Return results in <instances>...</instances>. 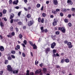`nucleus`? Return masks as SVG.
<instances>
[{
	"label": "nucleus",
	"instance_id": "b1692460",
	"mask_svg": "<svg viewBox=\"0 0 75 75\" xmlns=\"http://www.w3.org/2000/svg\"><path fill=\"white\" fill-rule=\"evenodd\" d=\"M18 25H23V23L21 21L18 22Z\"/></svg>",
	"mask_w": 75,
	"mask_h": 75
},
{
	"label": "nucleus",
	"instance_id": "bb28decb",
	"mask_svg": "<svg viewBox=\"0 0 75 75\" xmlns=\"http://www.w3.org/2000/svg\"><path fill=\"white\" fill-rule=\"evenodd\" d=\"M41 6V5L39 4H38L36 5V7L37 8H39V7H40Z\"/></svg>",
	"mask_w": 75,
	"mask_h": 75
},
{
	"label": "nucleus",
	"instance_id": "13d9d810",
	"mask_svg": "<svg viewBox=\"0 0 75 75\" xmlns=\"http://www.w3.org/2000/svg\"><path fill=\"white\" fill-rule=\"evenodd\" d=\"M11 31H13V26H11L10 27Z\"/></svg>",
	"mask_w": 75,
	"mask_h": 75
},
{
	"label": "nucleus",
	"instance_id": "5fc2aeb1",
	"mask_svg": "<svg viewBox=\"0 0 75 75\" xmlns=\"http://www.w3.org/2000/svg\"><path fill=\"white\" fill-rule=\"evenodd\" d=\"M60 11V9H59L57 8L56 10V11H57V12H58V11Z\"/></svg>",
	"mask_w": 75,
	"mask_h": 75
},
{
	"label": "nucleus",
	"instance_id": "5701e85b",
	"mask_svg": "<svg viewBox=\"0 0 75 75\" xmlns=\"http://www.w3.org/2000/svg\"><path fill=\"white\" fill-rule=\"evenodd\" d=\"M8 60H9V61H10L12 59V58H11V57L10 56H8Z\"/></svg>",
	"mask_w": 75,
	"mask_h": 75
},
{
	"label": "nucleus",
	"instance_id": "cd10ccee",
	"mask_svg": "<svg viewBox=\"0 0 75 75\" xmlns=\"http://www.w3.org/2000/svg\"><path fill=\"white\" fill-rule=\"evenodd\" d=\"M7 12V11L6 9H4L3 11V14H6Z\"/></svg>",
	"mask_w": 75,
	"mask_h": 75
},
{
	"label": "nucleus",
	"instance_id": "8fccbe9b",
	"mask_svg": "<svg viewBox=\"0 0 75 75\" xmlns=\"http://www.w3.org/2000/svg\"><path fill=\"white\" fill-rule=\"evenodd\" d=\"M11 57H12L13 59H14L16 58V57H15V56L14 55H11Z\"/></svg>",
	"mask_w": 75,
	"mask_h": 75
},
{
	"label": "nucleus",
	"instance_id": "4be33fe9",
	"mask_svg": "<svg viewBox=\"0 0 75 75\" xmlns=\"http://www.w3.org/2000/svg\"><path fill=\"white\" fill-rule=\"evenodd\" d=\"M26 17L28 18H30L31 17V15H30V14H28L27 15Z\"/></svg>",
	"mask_w": 75,
	"mask_h": 75
},
{
	"label": "nucleus",
	"instance_id": "f03ea898",
	"mask_svg": "<svg viewBox=\"0 0 75 75\" xmlns=\"http://www.w3.org/2000/svg\"><path fill=\"white\" fill-rule=\"evenodd\" d=\"M58 23V19L57 18H54V22L52 23V25L55 26Z\"/></svg>",
	"mask_w": 75,
	"mask_h": 75
},
{
	"label": "nucleus",
	"instance_id": "052dcab7",
	"mask_svg": "<svg viewBox=\"0 0 75 75\" xmlns=\"http://www.w3.org/2000/svg\"><path fill=\"white\" fill-rule=\"evenodd\" d=\"M10 23H11V24L12 23H13V19H11V20L10 21Z\"/></svg>",
	"mask_w": 75,
	"mask_h": 75
},
{
	"label": "nucleus",
	"instance_id": "72a5a7b5",
	"mask_svg": "<svg viewBox=\"0 0 75 75\" xmlns=\"http://www.w3.org/2000/svg\"><path fill=\"white\" fill-rule=\"evenodd\" d=\"M19 21V20L18 19H15L14 20V22H18Z\"/></svg>",
	"mask_w": 75,
	"mask_h": 75
},
{
	"label": "nucleus",
	"instance_id": "58836bf2",
	"mask_svg": "<svg viewBox=\"0 0 75 75\" xmlns=\"http://www.w3.org/2000/svg\"><path fill=\"white\" fill-rule=\"evenodd\" d=\"M29 43L31 46H33V45H34V44H33V42H31V41H29Z\"/></svg>",
	"mask_w": 75,
	"mask_h": 75
},
{
	"label": "nucleus",
	"instance_id": "6e6552de",
	"mask_svg": "<svg viewBox=\"0 0 75 75\" xmlns=\"http://www.w3.org/2000/svg\"><path fill=\"white\" fill-rule=\"evenodd\" d=\"M53 4L55 6H57L58 4L57 0H53Z\"/></svg>",
	"mask_w": 75,
	"mask_h": 75
},
{
	"label": "nucleus",
	"instance_id": "aec40b11",
	"mask_svg": "<svg viewBox=\"0 0 75 75\" xmlns=\"http://www.w3.org/2000/svg\"><path fill=\"white\" fill-rule=\"evenodd\" d=\"M0 25L1 27H4V25H3V23L1 22V21L0 23Z\"/></svg>",
	"mask_w": 75,
	"mask_h": 75
},
{
	"label": "nucleus",
	"instance_id": "423d86ee",
	"mask_svg": "<svg viewBox=\"0 0 75 75\" xmlns=\"http://www.w3.org/2000/svg\"><path fill=\"white\" fill-rule=\"evenodd\" d=\"M51 48L53 49L54 48V47L56 46V43L55 42H53L50 45Z\"/></svg>",
	"mask_w": 75,
	"mask_h": 75
},
{
	"label": "nucleus",
	"instance_id": "f3484780",
	"mask_svg": "<svg viewBox=\"0 0 75 75\" xmlns=\"http://www.w3.org/2000/svg\"><path fill=\"white\" fill-rule=\"evenodd\" d=\"M40 29L41 30V32L42 33H44V27L42 26L40 28Z\"/></svg>",
	"mask_w": 75,
	"mask_h": 75
},
{
	"label": "nucleus",
	"instance_id": "79ce46f5",
	"mask_svg": "<svg viewBox=\"0 0 75 75\" xmlns=\"http://www.w3.org/2000/svg\"><path fill=\"white\" fill-rule=\"evenodd\" d=\"M56 52H57L56 50L54 49L53 50V54H55V53H56Z\"/></svg>",
	"mask_w": 75,
	"mask_h": 75
},
{
	"label": "nucleus",
	"instance_id": "6ab92c4d",
	"mask_svg": "<svg viewBox=\"0 0 75 75\" xmlns=\"http://www.w3.org/2000/svg\"><path fill=\"white\" fill-rule=\"evenodd\" d=\"M52 13H53L54 14H57V11H54V10H52Z\"/></svg>",
	"mask_w": 75,
	"mask_h": 75
},
{
	"label": "nucleus",
	"instance_id": "bf43d9fd",
	"mask_svg": "<svg viewBox=\"0 0 75 75\" xmlns=\"http://www.w3.org/2000/svg\"><path fill=\"white\" fill-rule=\"evenodd\" d=\"M21 14V12H19L18 13V16H20V15Z\"/></svg>",
	"mask_w": 75,
	"mask_h": 75
},
{
	"label": "nucleus",
	"instance_id": "c756f323",
	"mask_svg": "<svg viewBox=\"0 0 75 75\" xmlns=\"http://www.w3.org/2000/svg\"><path fill=\"white\" fill-rule=\"evenodd\" d=\"M48 31V30L47 29H46L44 30V32H45V33H47Z\"/></svg>",
	"mask_w": 75,
	"mask_h": 75
},
{
	"label": "nucleus",
	"instance_id": "4d7b16f0",
	"mask_svg": "<svg viewBox=\"0 0 75 75\" xmlns=\"http://www.w3.org/2000/svg\"><path fill=\"white\" fill-rule=\"evenodd\" d=\"M7 36L8 37H9V38H12V36L11 35H7Z\"/></svg>",
	"mask_w": 75,
	"mask_h": 75
},
{
	"label": "nucleus",
	"instance_id": "c03bdc74",
	"mask_svg": "<svg viewBox=\"0 0 75 75\" xmlns=\"http://www.w3.org/2000/svg\"><path fill=\"white\" fill-rule=\"evenodd\" d=\"M71 11H75V8H71Z\"/></svg>",
	"mask_w": 75,
	"mask_h": 75
},
{
	"label": "nucleus",
	"instance_id": "a19ab883",
	"mask_svg": "<svg viewBox=\"0 0 75 75\" xmlns=\"http://www.w3.org/2000/svg\"><path fill=\"white\" fill-rule=\"evenodd\" d=\"M55 33H56V35H59V31H57Z\"/></svg>",
	"mask_w": 75,
	"mask_h": 75
},
{
	"label": "nucleus",
	"instance_id": "6e6d98bb",
	"mask_svg": "<svg viewBox=\"0 0 75 75\" xmlns=\"http://www.w3.org/2000/svg\"><path fill=\"white\" fill-rule=\"evenodd\" d=\"M13 17H14V16H11L10 18V20L13 19Z\"/></svg>",
	"mask_w": 75,
	"mask_h": 75
},
{
	"label": "nucleus",
	"instance_id": "20e7f679",
	"mask_svg": "<svg viewBox=\"0 0 75 75\" xmlns=\"http://www.w3.org/2000/svg\"><path fill=\"white\" fill-rule=\"evenodd\" d=\"M7 69L8 71H13V69L12 68H11V66L10 65H8L7 66Z\"/></svg>",
	"mask_w": 75,
	"mask_h": 75
},
{
	"label": "nucleus",
	"instance_id": "4c0bfd02",
	"mask_svg": "<svg viewBox=\"0 0 75 75\" xmlns=\"http://www.w3.org/2000/svg\"><path fill=\"white\" fill-rule=\"evenodd\" d=\"M60 15L61 17H63L64 16V14L62 12H61L60 13Z\"/></svg>",
	"mask_w": 75,
	"mask_h": 75
},
{
	"label": "nucleus",
	"instance_id": "412c9836",
	"mask_svg": "<svg viewBox=\"0 0 75 75\" xmlns=\"http://www.w3.org/2000/svg\"><path fill=\"white\" fill-rule=\"evenodd\" d=\"M30 71L29 70H27L26 71V75H30Z\"/></svg>",
	"mask_w": 75,
	"mask_h": 75
},
{
	"label": "nucleus",
	"instance_id": "2eb2a0df",
	"mask_svg": "<svg viewBox=\"0 0 75 75\" xmlns=\"http://www.w3.org/2000/svg\"><path fill=\"white\" fill-rule=\"evenodd\" d=\"M47 71V69L46 68H43V71L44 73H45Z\"/></svg>",
	"mask_w": 75,
	"mask_h": 75
},
{
	"label": "nucleus",
	"instance_id": "473e14b6",
	"mask_svg": "<svg viewBox=\"0 0 75 75\" xmlns=\"http://www.w3.org/2000/svg\"><path fill=\"white\" fill-rule=\"evenodd\" d=\"M64 61H65V59H63L61 60V62L62 63H64Z\"/></svg>",
	"mask_w": 75,
	"mask_h": 75
},
{
	"label": "nucleus",
	"instance_id": "49530a36",
	"mask_svg": "<svg viewBox=\"0 0 75 75\" xmlns=\"http://www.w3.org/2000/svg\"><path fill=\"white\" fill-rule=\"evenodd\" d=\"M53 58H55L56 57V54L55 53H53V54L52 55Z\"/></svg>",
	"mask_w": 75,
	"mask_h": 75
},
{
	"label": "nucleus",
	"instance_id": "7c9ffc66",
	"mask_svg": "<svg viewBox=\"0 0 75 75\" xmlns=\"http://www.w3.org/2000/svg\"><path fill=\"white\" fill-rule=\"evenodd\" d=\"M64 21V22L66 23H67L68 22V20L67 19H65Z\"/></svg>",
	"mask_w": 75,
	"mask_h": 75
},
{
	"label": "nucleus",
	"instance_id": "c85d7f7f",
	"mask_svg": "<svg viewBox=\"0 0 75 75\" xmlns=\"http://www.w3.org/2000/svg\"><path fill=\"white\" fill-rule=\"evenodd\" d=\"M19 37L20 39H21V38H22V37H23V35L21 34H20L19 35Z\"/></svg>",
	"mask_w": 75,
	"mask_h": 75
},
{
	"label": "nucleus",
	"instance_id": "7ed1b4c3",
	"mask_svg": "<svg viewBox=\"0 0 75 75\" xmlns=\"http://www.w3.org/2000/svg\"><path fill=\"white\" fill-rule=\"evenodd\" d=\"M67 45H68V47L69 48H71L73 47V45H72L71 42H68V43L67 44Z\"/></svg>",
	"mask_w": 75,
	"mask_h": 75
},
{
	"label": "nucleus",
	"instance_id": "39448f33",
	"mask_svg": "<svg viewBox=\"0 0 75 75\" xmlns=\"http://www.w3.org/2000/svg\"><path fill=\"white\" fill-rule=\"evenodd\" d=\"M34 23V21L32 20V21H30L28 22V25L29 27H30L31 25H33Z\"/></svg>",
	"mask_w": 75,
	"mask_h": 75
},
{
	"label": "nucleus",
	"instance_id": "680f3d73",
	"mask_svg": "<svg viewBox=\"0 0 75 75\" xmlns=\"http://www.w3.org/2000/svg\"><path fill=\"white\" fill-rule=\"evenodd\" d=\"M56 57H59V54L58 53H57L56 54Z\"/></svg>",
	"mask_w": 75,
	"mask_h": 75
},
{
	"label": "nucleus",
	"instance_id": "338daca9",
	"mask_svg": "<svg viewBox=\"0 0 75 75\" xmlns=\"http://www.w3.org/2000/svg\"><path fill=\"white\" fill-rule=\"evenodd\" d=\"M15 29L16 31V32H18V28H15Z\"/></svg>",
	"mask_w": 75,
	"mask_h": 75
},
{
	"label": "nucleus",
	"instance_id": "4468645a",
	"mask_svg": "<svg viewBox=\"0 0 75 75\" xmlns=\"http://www.w3.org/2000/svg\"><path fill=\"white\" fill-rule=\"evenodd\" d=\"M64 61L66 63H68V62H69V60L68 59H66L64 60Z\"/></svg>",
	"mask_w": 75,
	"mask_h": 75
},
{
	"label": "nucleus",
	"instance_id": "9b49d317",
	"mask_svg": "<svg viewBox=\"0 0 75 75\" xmlns=\"http://www.w3.org/2000/svg\"><path fill=\"white\" fill-rule=\"evenodd\" d=\"M42 71L41 70H40V71L38 70H37L35 72V74H39Z\"/></svg>",
	"mask_w": 75,
	"mask_h": 75
},
{
	"label": "nucleus",
	"instance_id": "9d476101",
	"mask_svg": "<svg viewBox=\"0 0 75 75\" xmlns=\"http://www.w3.org/2000/svg\"><path fill=\"white\" fill-rule=\"evenodd\" d=\"M0 51L1 52H3L4 51V48L3 46H1L0 47Z\"/></svg>",
	"mask_w": 75,
	"mask_h": 75
},
{
	"label": "nucleus",
	"instance_id": "f8f14e48",
	"mask_svg": "<svg viewBox=\"0 0 75 75\" xmlns=\"http://www.w3.org/2000/svg\"><path fill=\"white\" fill-rule=\"evenodd\" d=\"M18 3V0H16V1H14L13 2V4H15L16 5H17Z\"/></svg>",
	"mask_w": 75,
	"mask_h": 75
},
{
	"label": "nucleus",
	"instance_id": "ea45409f",
	"mask_svg": "<svg viewBox=\"0 0 75 75\" xmlns=\"http://www.w3.org/2000/svg\"><path fill=\"white\" fill-rule=\"evenodd\" d=\"M23 43L25 45H27V40H25L23 41Z\"/></svg>",
	"mask_w": 75,
	"mask_h": 75
},
{
	"label": "nucleus",
	"instance_id": "69168bd1",
	"mask_svg": "<svg viewBox=\"0 0 75 75\" xmlns=\"http://www.w3.org/2000/svg\"><path fill=\"white\" fill-rule=\"evenodd\" d=\"M67 11L66 9H65L63 10V12H66Z\"/></svg>",
	"mask_w": 75,
	"mask_h": 75
},
{
	"label": "nucleus",
	"instance_id": "e433bc0d",
	"mask_svg": "<svg viewBox=\"0 0 75 75\" xmlns=\"http://www.w3.org/2000/svg\"><path fill=\"white\" fill-rule=\"evenodd\" d=\"M9 3L11 5V4H12V3H13V1H12V0H10L9 1Z\"/></svg>",
	"mask_w": 75,
	"mask_h": 75
},
{
	"label": "nucleus",
	"instance_id": "09e8293b",
	"mask_svg": "<svg viewBox=\"0 0 75 75\" xmlns=\"http://www.w3.org/2000/svg\"><path fill=\"white\" fill-rule=\"evenodd\" d=\"M44 10V6H42L41 8L40 9V10H41V11H42Z\"/></svg>",
	"mask_w": 75,
	"mask_h": 75
},
{
	"label": "nucleus",
	"instance_id": "0eeeda50",
	"mask_svg": "<svg viewBox=\"0 0 75 75\" xmlns=\"http://www.w3.org/2000/svg\"><path fill=\"white\" fill-rule=\"evenodd\" d=\"M50 47H47L46 48L45 51L46 54H48V52L50 51Z\"/></svg>",
	"mask_w": 75,
	"mask_h": 75
},
{
	"label": "nucleus",
	"instance_id": "a211bd4d",
	"mask_svg": "<svg viewBox=\"0 0 75 75\" xmlns=\"http://www.w3.org/2000/svg\"><path fill=\"white\" fill-rule=\"evenodd\" d=\"M5 64L6 65L7 64H8V61L7 60H5L4 62Z\"/></svg>",
	"mask_w": 75,
	"mask_h": 75
},
{
	"label": "nucleus",
	"instance_id": "603ef678",
	"mask_svg": "<svg viewBox=\"0 0 75 75\" xmlns=\"http://www.w3.org/2000/svg\"><path fill=\"white\" fill-rule=\"evenodd\" d=\"M3 73V71H0V75H2Z\"/></svg>",
	"mask_w": 75,
	"mask_h": 75
},
{
	"label": "nucleus",
	"instance_id": "3c124183",
	"mask_svg": "<svg viewBox=\"0 0 75 75\" xmlns=\"http://www.w3.org/2000/svg\"><path fill=\"white\" fill-rule=\"evenodd\" d=\"M68 41L67 40H65L64 41V44H68Z\"/></svg>",
	"mask_w": 75,
	"mask_h": 75
},
{
	"label": "nucleus",
	"instance_id": "2f4dec72",
	"mask_svg": "<svg viewBox=\"0 0 75 75\" xmlns=\"http://www.w3.org/2000/svg\"><path fill=\"white\" fill-rule=\"evenodd\" d=\"M68 24L69 27H72V23H69Z\"/></svg>",
	"mask_w": 75,
	"mask_h": 75
},
{
	"label": "nucleus",
	"instance_id": "c9c22d12",
	"mask_svg": "<svg viewBox=\"0 0 75 75\" xmlns=\"http://www.w3.org/2000/svg\"><path fill=\"white\" fill-rule=\"evenodd\" d=\"M44 21V18H42L41 20V23H43Z\"/></svg>",
	"mask_w": 75,
	"mask_h": 75
},
{
	"label": "nucleus",
	"instance_id": "ddd939ff",
	"mask_svg": "<svg viewBox=\"0 0 75 75\" xmlns=\"http://www.w3.org/2000/svg\"><path fill=\"white\" fill-rule=\"evenodd\" d=\"M32 46L33 47V48L34 50H35V49L36 50H37V46L35 45V43H34V44Z\"/></svg>",
	"mask_w": 75,
	"mask_h": 75
},
{
	"label": "nucleus",
	"instance_id": "1a4fd4ad",
	"mask_svg": "<svg viewBox=\"0 0 75 75\" xmlns=\"http://www.w3.org/2000/svg\"><path fill=\"white\" fill-rule=\"evenodd\" d=\"M67 2L68 4H69L70 5H72L73 4V2L71 1V0H67Z\"/></svg>",
	"mask_w": 75,
	"mask_h": 75
},
{
	"label": "nucleus",
	"instance_id": "0e129e2a",
	"mask_svg": "<svg viewBox=\"0 0 75 75\" xmlns=\"http://www.w3.org/2000/svg\"><path fill=\"white\" fill-rule=\"evenodd\" d=\"M30 75H34V73L33 72H30Z\"/></svg>",
	"mask_w": 75,
	"mask_h": 75
},
{
	"label": "nucleus",
	"instance_id": "a18cd8bd",
	"mask_svg": "<svg viewBox=\"0 0 75 75\" xmlns=\"http://www.w3.org/2000/svg\"><path fill=\"white\" fill-rule=\"evenodd\" d=\"M11 35H13V36H14V35H15V33H14V32H12L11 33Z\"/></svg>",
	"mask_w": 75,
	"mask_h": 75
},
{
	"label": "nucleus",
	"instance_id": "393cba45",
	"mask_svg": "<svg viewBox=\"0 0 75 75\" xmlns=\"http://www.w3.org/2000/svg\"><path fill=\"white\" fill-rule=\"evenodd\" d=\"M11 53L12 54H15L16 53V51L14 50H11Z\"/></svg>",
	"mask_w": 75,
	"mask_h": 75
},
{
	"label": "nucleus",
	"instance_id": "f257e3e1",
	"mask_svg": "<svg viewBox=\"0 0 75 75\" xmlns=\"http://www.w3.org/2000/svg\"><path fill=\"white\" fill-rule=\"evenodd\" d=\"M58 30H60L62 32V33H65V28L64 27H62L61 28L59 27L58 28Z\"/></svg>",
	"mask_w": 75,
	"mask_h": 75
},
{
	"label": "nucleus",
	"instance_id": "de8ad7c7",
	"mask_svg": "<svg viewBox=\"0 0 75 75\" xmlns=\"http://www.w3.org/2000/svg\"><path fill=\"white\" fill-rule=\"evenodd\" d=\"M16 48L19 50L20 48V46L19 45H17L16 46Z\"/></svg>",
	"mask_w": 75,
	"mask_h": 75
},
{
	"label": "nucleus",
	"instance_id": "a878e982",
	"mask_svg": "<svg viewBox=\"0 0 75 75\" xmlns=\"http://www.w3.org/2000/svg\"><path fill=\"white\" fill-rule=\"evenodd\" d=\"M43 17H46V14L45 13H43L42 14Z\"/></svg>",
	"mask_w": 75,
	"mask_h": 75
},
{
	"label": "nucleus",
	"instance_id": "e2e57ef3",
	"mask_svg": "<svg viewBox=\"0 0 75 75\" xmlns=\"http://www.w3.org/2000/svg\"><path fill=\"white\" fill-rule=\"evenodd\" d=\"M68 17L69 18H71V15L69 14L68 16Z\"/></svg>",
	"mask_w": 75,
	"mask_h": 75
},
{
	"label": "nucleus",
	"instance_id": "774afa93",
	"mask_svg": "<svg viewBox=\"0 0 75 75\" xmlns=\"http://www.w3.org/2000/svg\"><path fill=\"white\" fill-rule=\"evenodd\" d=\"M54 15H52L50 16V18H54Z\"/></svg>",
	"mask_w": 75,
	"mask_h": 75
},
{
	"label": "nucleus",
	"instance_id": "864d4df0",
	"mask_svg": "<svg viewBox=\"0 0 75 75\" xmlns=\"http://www.w3.org/2000/svg\"><path fill=\"white\" fill-rule=\"evenodd\" d=\"M22 56L23 57H25V54H24V53H22Z\"/></svg>",
	"mask_w": 75,
	"mask_h": 75
},
{
	"label": "nucleus",
	"instance_id": "37998d69",
	"mask_svg": "<svg viewBox=\"0 0 75 75\" xmlns=\"http://www.w3.org/2000/svg\"><path fill=\"white\" fill-rule=\"evenodd\" d=\"M60 67V66H59V65H57L56 66V68H57V69H58V68H60V67Z\"/></svg>",
	"mask_w": 75,
	"mask_h": 75
},
{
	"label": "nucleus",
	"instance_id": "dca6fc26",
	"mask_svg": "<svg viewBox=\"0 0 75 75\" xmlns=\"http://www.w3.org/2000/svg\"><path fill=\"white\" fill-rule=\"evenodd\" d=\"M18 72V70H14L13 71V74H17Z\"/></svg>",
	"mask_w": 75,
	"mask_h": 75
},
{
	"label": "nucleus",
	"instance_id": "f704fd0d",
	"mask_svg": "<svg viewBox=\"0 0 75 75\" xmlns=\"http://www.w3.org/2000/svg\"><path fill=\"white\" fill-rule=\"evenodd\" d=\"M41 17H39L38 18V22H39L40 23L41 21Z\"/></svg>",
	"mask_w": 75,
	"mask_h": 75
}]
</instances>
